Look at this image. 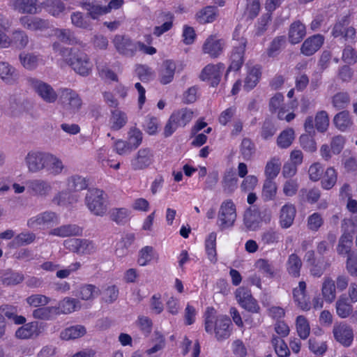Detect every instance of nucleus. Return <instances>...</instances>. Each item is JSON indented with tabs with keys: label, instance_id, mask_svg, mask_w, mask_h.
Instances as JSON below:
<instances>
[{
	"label": "nucleus",
	"instance_id": "nucleus-1",
	"mask_svg": "<svg viewBox=\"0 0 357 357\" xmlns=\"http://www.w3.org/2000/svg\"><path fill=\"white\" fill-rule=\"evenodd\" d=\"M52 47L54 52L58 53L77 74L88 76L91 73L93 65L85 52L61 47L57 43H54Z\"/></svg>",
	"mask_w": 357,
	"mask_h": 357
},
{
	"label": "nucleus",
	"instance_id": "nucleus-2",
	"mask_svg": "<svg viewBox=\"0 0 357 357\" xmlns=\"http://www.w3.org/2000/svg\"><path fill=\"white\" fill-rule=\"evenodd\" d=\"M231 322L229 317L220 315L215 319V310L213 307H207L205 312V331L212 333L214 331L218 341L227 339L231 335L229 326Z\"/></svg>",
	"mask_w": 357,
	"mask_h": 357
},
{
	"label": "nucleus",
	"instance_id": "nucleus-3",
	"mask_svg": "<svg viewBox=\"0 0 357 357\" xmlns=\"http://www.w3.org/2000/svg\"><path fill=\"white\" fill-rule=\"evenodd\" d=\"M85 204L89 210L96 216H103L107 211L106 195L97 188L89 189L85 196Z\"/></svg>",
	"mask_w": 357,
	"mask_h": 357
},
{
	"label": "nucleus",
	"instance_id": "nucleus-4",
	"mask_svg": "<svg viewBox=\"0 0 357 357\" xmlns=\"http://www.w3.org/2000/svg\"><path fill=\"white\" fill-rule=\"evenodd\" d=\"M236 205L231 199H227L220 204L218 213L217 225L220 230L223 231L234 226L236 220Z\"/></svg>",
	"mask_w": 357,
	"mask_h": 357
},
{
	"label": "nucleus",
	"instance_id": "nucleus-5",
	"mask_svg": "<svg viewBox=\"0 0 357 357\" xmlns=\"http://www.w3.org/2000/svg\"><path fill=\"white\" fill-rule=\"evenodd\" d=\"M26 84L45 102L54 103L57 100L58 95L56 92L49 84L32 77L26 78Z\"/></svg>",
	"mask_w": 357,
	"mask_h": 357
},
{
	"label": "nucleus",
	"instance_id": "nucleus-6",
	"mask_svg": "<svg viewBox=\"0 0 357 357\" xmlns=\"http://www.w3.org/2000/svg\"><path fill=\"white\" fill-rule=\"evenodd\" d=\"M48 152L32 150L28 152L24 158L28 172L33 174L41 172L45 169Z\"/></svg>",
	"mask_w": 357,
	"mask_h": 357
},
{
	"label": "nucleus",
	"instance_id": "nucleus-7",
	"mask_svg": "<svg viewBox=\"0 0 357 357\" xmlns=\"http://www.w3.org/2000/svg\"><path fill=\"white\" fill-rule=\"evenodd\" d=\"M333 337L338 343L344 347H349L354 341V330L346 322H337L333 327Z\"/></svg>",
	"mask_w": 357,
	"mask_h": 357
},
{
	"label": "nucleus",
	"instance_id": "nucleus-8",
	"mask_svg": "<svg viewBox=\"0 0 357 357\" xmlns=\"http://www.w3.org/2000/svg\"><path fill=\"white\" fill-rule=\"evenodd\" d=\"M65 248L77 255H91L96 250L93 241L85 238H69L64 241Z\"/></svg>",
	"mask_w": 357,
	"mask_h": 357
},
{
	"label": "nucleus",
	"instance_id": "nucleus-9",
	"mask_svg": "<svg viewBox=\"0 0 357 357\" xmlns=\"http://www.w3.org/2000/svg\"><path fill=\"white\" fill-rule=\"evenodd\" d=\"M154 162V155L149 148L140 149L130 160L131 169L134 171L149 168Z\"/></svg>",
	"mask_w": 357,
	"mask_h": 357
},
{
	"label": "nucleus",
	"instance_id": "nucleus-10",
	"mask_svg": "<svg viewBox=\"0 0 357 357\" xmlns=\"http://www.w3.org/2000/svg\"><path fill=\"white\" fill-rule=\"evenodd\" d=\"M113 44L120 54L132 57L137 52L139 42H135L126 36L116 35L113 39Z\"/></svg>",
	"mask_w": 357,
	"mask_h": 357
},
{
	"label": "nucleus",
	"instance_id": "nucleus-11",
	"mask_svg": "<svg viewBox=\"0 0 357 357\" xmlns=\"http://www.w3.org/2000/svg\"><path fill=\"white\" fill-rule=\"evenodd\" d=\"M19 22L24 29L31 31L43 32L52 28L48 20L40 17L23 15L19 18Z\"/></svg>",
	"mask_w": 357,
	"mask_h": 357
},
{
	"label": "nucleus",
	"instance_id": "nucleus-12",
	"mask_svg": "<svg viewBox=\"0 0 357 357\" xmlns=\"http://www.w3.org/2000/svg\"><path fill=\"white\" fill-rule=\"evenodd\" d=\"M236 298L239 305L252 313H257L260 307L252 297L250 290L245 287H239L236 291Z\"/></svg>",
	"mask_w": 357,
	"mask_h": 357
},
{
	"label": "nucleus",
	"instance_id": "nucleus-13",
	"mask_svg": "<svg viewBox=\"0 0 357 357\" xmlns=\"http://www.w3.org/2000/svg\"><path fill=\"white\" fill-rule=\"evenodd\" d=\"M225 66L222 63L216 65L208 64L202 70L199 78L202 81H210L211 84L214 86L219 84Z\"/></svg>",
	"mask_w": 357,
	"mask_h": 357
},
{
	"label": "nucleus",
	"instance_id": "nucleus-14",
	"mask_svg": "<svg viewBox=\"0 0 357 357\" xmlns=\"http://www.w3.org/2000/svg\"><path fill=\"white\" fill-rule=\"evenodd\" d=\"M306 283L300 281L298 287L292 290L293 299L296 306L303 311H309L311 309V302L306 291Z\"/></svg>",
	"mask_w": 357,
	"mask_h": 357
},
{
	"label": "nucleus",
	"instance_id": "nucleus-15",
	"mask_svg": "<svg viewBox=\"0 0 357 357\" xmlns=\"http://www.w3.org/2000/svg\"><path fill=\"white\" fill-rule=\"evenodd\" d=\"M247 41L245 38H241L237 45L234 46L230 56V65L227 72L234 70L238 71L244 63V54Z\"/></svg>",
	"mask_w": 357,
	"mask_h": 357
},
{
	"label": "nucleus",
	"instance_id": "nucleus-16",
	"mask_svg": "<svg viewBox=\"0 0 357 357\" xmlns=\"http://www.w3.org/2000/svg\"><path fill=\"white\" fill-rule=\"evenodd\" d=\"M225 42L216 36L211 35L206 38L202 46L204 54H208L211 58H218L223 52Z\"/></svg>",
	"mask_w": 357,
	"mask_h": 357
},
{
	"label": "nucleus",
	"instance_id": "nucleus-17",
	"mask_svg": "<svg viewBox=\"0 0 357 357\" xmlns=\"http://www.w3.org/2000/svg\"><path fill=\"white\" fill-rule=\"evenodd\" d=\"M61 99L67 109L77 112L82 105L79 94L71 89L65 88L61 91Z\"/></svg>",
	"mask_w": 357,
	"mask_h": 357
},
{
	"label": "nucleus",
	"instance_id": "nucleus-18",
	"mask_svg": "<svg viewBox=\"0 0 357 357\" xmlns=\"http://www.w3.org/2000/svg\"><path fill=\"white\" fill-rule=\"evenodd\" d=\"M8 6L22 14L35 15L39 13L38 0H8Z\"/></svg>",
	"mask_w": 357,
	"mask_h": 357
},
{
	"label": "nucleus",
	"instance_id": "nucleus-19",
	"mask_svg": "<svg viewBox=\"0 0 357 357\" xmlns=\"http://www.w3.org/2000/svg\"><path fill=\"white\" fill-rule=\"evenodd\" d=\"M332 35L335 38L342 36L345 40L354 39L356 36V29L349 26V18L345 16L335 24Z\"/></svg>",
	"mask_w": 357,
	"mask_h": 357
},
{
	"label": "nucleus",
	"instance_id": "nucleus-20",
	"mask_svg": "<svg viewBox=\"0 0 357 357\" xmlns=\"http://www.w3.org/2000/svg\"><path fill=\"white\" fill-rule=\"evenodd\" d=\"M26 185L31 195L41 197L48 196L52 190L50 183L47 181L40 178L29 180L26 182Z\"/></svg>",
	"mask_w": 357,
	"mask_h": 357
},
{
	"label": "nucleus",
	"instance_id": "nucleus-21",
	"mask_svg": "<svg viewBox=\"0 0 357 357\" xmlns=\"http://www.w3.org/2000/svg\"><path fill=\"white\" fill-rule=\"evenodd\" d=\"M0 78L1 80L10 85L15 84L19 78L17 70L6 61L0 62Z\"/></svg>",
	"mask_w": 357,
	"mask_h": 357
},
{
	"label": "nucleus",
	"instance_id": "nucleus-22",
	"mask_svg": "<svg viewBox=\"0 0 357 357\" xmlns=\"http://www.w3.org/2000/svg\"><path fill=\"white\" fill-rule=\"evenodd\" d=\"M324 40V37L319 34L308 38L301 46V52L306 56L312 55L321 47Z\"/></svg>",
	"mask_w": 357,
	"mask_h": 357
},
{
	"label": "nucleus",
	"instance_id": "nucleus-23",
	"mask_svg": "<svg viewBox=\"0 0 357 357\" xmlns=\"http://www.w3.org/2000/svg\"><path fill=\"white\" fill-rule=\"evenodd\" d=\"M296 213L295 206L291 204H284L280 212V225L283 229L290 227L294 220Z\"/></svg>",
	"mask_w": 357,
	"mask_h": 357
},
{
	"label": "nucleus",
	"instance_id": "nucleus-24",
	"mask_svg": "<svg viewBox=\"0 0 357 357\" xmlns=\"http://www.w3.org/2000/svg\"><path fill=\"white\" fill-rule=\"evenodd\" d=\"M45 170L51 175L58 176L66 170V167L59 158L48 152Z\"/></svg>",
	"mask_w": 357,
	"mask_h": 357
},
{
	"label": "nucleus",
	"instance_id": "nucleus-25",
	"mask_svg": "<svg viewBox=\"0 0 357 357\" xmlns=\"http://www.w3.org/2000/svg\"><path fill=\"white\" fill-rule=\"evenodd\" d=\"M335 312L341 319H346L353 313V305L345 294L340 295L335 302Z\"/></svg>",
	"mask_w": 357,
	"mask_h": 357
},
{
	"label": "nucleus",
	"instance_id": "nucleus-26",
	"mask_svg": "<svg viewBox=\"0 0 357 357\" xmlns=\"http://www.w3.org/2000/svg\"><path fill=\"white\" fill-rule=\"evenodd\" d=\"M354 230H351V232H343L338 241L337 246V252L339 255L344 256L349 255L351 253L355 252L351 251V247L353 245V236Z\"/></svg>",
	"mask_w": 357,
	"mask_h": 357
},
{
	"label": "nucleus",
	"instance_id": "nucleus-27",
	"mask_svg": "<svg viewBox=\"0 0 357 357\" xmlns=\"http://www.w3.org/2000/svg\"><path fill=\"white\" fill-rule=\"evenodd\" d=\"M82 234V229L77 225H63L52 229L50 234L61 238L71 236H80Z\"/></svg>",
	"mask_w": 357,
	"mask_h": 357
},
{
	"label": "nucleus",
	"instance_id": "nucleus-28",
	"mask_svg": "<svg viewBox=\"0 0 357 357\" xmlns=\"http://www.w3.org/2000/svg\"><path fill=\"white\" fill-rule=\"evenodd\" d=\"M80 6L87 12V17L93 20H96L100 15L107 14L105 6H101L95 1L84 0L80 2Z\"/></svg>",
	"mask_w": 357,
	"mask_h": 357
},
{
	"label": "nucleus",
	"instance_id": "nucleus-29",
	"mask_svg": "<svg viewBox=\"0 0 357 357\" xmlns=\"http://www.w3.org/2000/svg\"><path fill=\"white\" fill-rule=\"evenodd\" d=\"M321 295L328 303H332L336 298V287L335 281L331 277H324L321 284Z\"/></svg>",
	"mask_w": 357,
	"mask_h": 357
},
{
	"label": "nucleus",
	"instance_id": "nucleus-30",
	"mask_svg": "<svg viewBox=\"0 0 357 357\" xmlns=\"http://www.w3.org/2000/svg\"><path fill=\"white\" fill-rule=\"evenodd\" d=\"M29 43V37L27 33L21 29H14L11 33L10 46L13 45L18 50L26 48Z\"/></svg>",
	"mask_w": 357,
	"mask_h": 357
},
{
	"label": "nucleus",
	"instance_id": "nucleus-31",
	"mask_svg": "<svg viewBox=\"0 0 357 357\" xmlns=\"http://www.w3.org/2000/svg\"><path fill=\"white\" fill-rule=\"evenodd\" d=\"M218 15V8L208 6L199 10L195 15V18L199 24H206L215 21Z\"/></svg>",
	"mask_w": 357,
	"mask_h": 357
},
{
	"label": "nucleus",
	"instance_id": "nucleus-32",
	"mask_svg": "<svg viewBox=\"0 0 357 357\" xmlns=\"http://www.w3.org/2000/svg\"><path fill=\"white\" fill-rule=\"evenodd\" d=\"M306 34L305 25L300 21H296L290 26L289 31V40L292 44L300 43Z\"/></svg>",
	"mask_w": 357,
	"mask_h": 357
},
{
	"label": "nucleus",
	"instance_id": "nucleus-33",
	"mask_svg": "<svg viewBox=\"0 0 357 357\" xmlns=\"http://www.w3.org/2000/svg\"><path fill=\"white\" fill-rule=\"evenodd\" d=\"M261 75V72L259 66H255L250 68L244 80V90L249 91L254 89L259 82Z\"/></svg>",
	"mask_w": 357,
	"mask_h": 357
},
{
	"label": "nucleus",
	"instance_id": "nucleus-34",
	"mask_svg": "<svg viewBox=\"0 0 357 357\" xmlns=\"http://www.w3.org/2000/svg\"><path fill=\"white\" fill-rule=\"evenodd\" d=\"M335 126L340 131H346L350 129L353 125V121L350 113L347 110L340 112L333 118Z\"/></svg>",
	"mask_w": 357,
	"mask_h": 357
},
{
	"label": "nucleus",
	"instance_id": "nucleus-35",
	"mask_svg": "<svg viewBox=\"0 0 357 357\" xmlns=\"http://www.w3.org/2000/svg\"><path fill=\"white\" fill-rule=\"evenodd\" d=\"M99 294V289L93 284L81 285L74 294L75 296L84 301L93 300Z\"/></svg>",
	"mask_w": 357,
	"mask_h": 357
},
{
	"label": "nucleus",
	"instance_id": "nucleus-36",
	"mask_svg": "<svg viewBox=\"0 0 357 357\" xmlns=\"http://www.w3.org/2000/svg\"><path fill=\"white\" fill-rule=\"evenodd\" d=\"M19 60L21 65L29 70H35L42 61L39 55L26 52H21L19 55Z\"/></svg>",
	"mask_w": 357,
	"mask_h": 357
},
{
	"label": "nucleus",
	"instance_id": "nucleus-37",
	"mask_svg": "<svg viewBox=\"0 0 357 357\" xmlns=\"http://www.w3.org/2000/svg\"><path fill=\"white\" fill-rule=\"evenodd\" d=\"M128 122L126 114L118 109L111 111V117L109 123L111 129L113 130H119L121 129Z\"/></svg>",
	"mask_w": 357,
	"mask_h": 357
},
{
	"label": "nucleus",
	"instance_id": "nucleus-38",
	"mask_svg": "<svg viewBox=\"0 0 357 357\" xmlns=\"http://www.w3.org/2000/svg\"><path fill=\"white\" fill-rule=\"evenodd\" d=\"M81 303L77 298L66 297L59 303L57 310H59L63 314H70L80 310Z\"/></svg>",
	"mask_w": 357,
	"mask_h": 357
},
{
	"label": "nucleus",
	"instance_id": "nucleus-39",
	"mask_svg": "<svg viewBox=\"0 0 357 357\" xmlns=\"http://www.w3.org/2000/svg\"><path fill=\"white\" fill-rule=\"evenodd\" d=\"M42 6L46 11L54 17H59L66 10V6L61 0H45Z\"/></svg>",
	"mask_w": 357,
	"mask_h": 357
},
{
	"label": "nucleus",
	"instance_id": "nucleus-40",
	"mask_svg": "<svg viewBox=\"0 0 357 357\" xmlns=\"http://www.w3.org/2000/svg\"><path fill=\"white\" fill-rule=\"evenodd\" d=\"M86 330L84 326L75 325L67 328L60 333V337L64 340H75L84 336Z\"/></svg>",
	"mask_w": 357,
	"mask_h": 357
},
{
	"label": "nucleus",
	"instance_id": "nucleus-41",
	"mask_svg": "<svg viewBox=\"0 0 357 357\" xmlns=\"http://www.w3.org/2000/svg\"><path fill=\"white\" fill-rule=\"evenodd\" d=\"M302 265L301 258L295 253L291 254L287 261V271L291 276L298 278L301 275Z\"/></svg>",
	"mask_w": 357,
	"mask_h": 357
},
{
	"label": "nucleus",
	"instance_id": "nucleus-42",
	"mask_svg": "<svg viewBox=\"0 0 357 357\" xmlns=\"http://www.w3.org/2000/svg\"><path fill=\"white\" fill-rule=\"evenodd\" d=\"M71 23L77 28L91 30L92 22L89 17L79 11L73 12L70 15Z\"/></svg>",
	"mask_w": 357,
	"mask_h": 357
},
{
	"label": "nucleus",
	"instance_id": "nucleus-43",
	"mask_svg": "<svg viewBox=\"0 0 357 357\" xmlns=\"http://www.w3.org/2000/svg\"><path fill=\"white\" fill-rule=\"evenodd\" d=\"M176 64L172 60H166L163 63V68L160 73V81L162 84L170 83L174 78Z\"/></svg>",
	"mask_w": 357,
	"mask_h": 357
},
{
	"label": "nucleus",
	"instance_id": "nucleus-44",
	"mask_svg": "<svg viewBox=\"0 0 357 357\" xmlns=\"http://www.w3.org/2000/svg\"><path fill=\"white\" fill-rule=\"evenodd\" d=\"M172 121H175L179 127H183L188 123L193 117V112L187 108L174 112L172 114Z\"/></svg>",
	"mask_w": 357,
	"mask_h": 357
},
{
	"label": "nucleus",
	"instance_id": "nucleus-45",
	"mask_svg": "<svg viewBox=\"0 0 357 357\" xmlns=\"http://www.w3.org/2000/svg\"><path fill=\"white\" fill-rule=\"evenodd\" d=\"M261 238L264 244L273 245L282 241L283 236L279 231L269 228L261 234Z\"/></svg>",
	"mask_w": 357,
	"mask_h": 357
},
{
	"label": "nucleus",
	"instance_id": "nucleus-46",
	"mask_svg": "<svg viewBox=\"0 0 357 357\" xmlns=\"http://www.w3.org/2000/svg\"><path fill=\"white\" fill-rule=\"evenodd\" d=\"M256 147L252 141L248 137L243 139L240 145V154L245 160H250L255 153Z\"/></svg>",
	"mask_w": 357,
	"mask_h": 357
},
{
	"label": "nucleus",
	"instance_id": "nucleus-47",
	"mask_svg": "<svg viewBox=\"0 0 357 357\" xmlns=\"http://www.w3.org/2000/svg\"><path fill=\"white\" fill-rule=\"evenodd\" d=\"M216 236V233L211 232L209 234L205 242V248L208 257L213 264L217 261Z\"/></svg>",
	"mask_w": 357,
	"mask_h": 357
},
{
	"label": "nucleus",
	"instance_id": "nucleus-48",
	"mask_svg": "<svg viewBox=\"0 0 357 357\" xmlns=\"http://www.w3.org/2000/svg\"><path fill=\"white\" fill-rule=\"evenodd\" d=\"M54 34L62 43L68 45H75L78 43V40L75 36L74 33L69 29H56Z\"/></svg>",
	"mask_w": 357,
	"mask_h": 357
},
{
	"label": "nucleus",
	"instance_id": "nucleus-49",
	"mask_svg": "<svg viewBox=\"0 0 357 357\" xmlns=\"http://www.w3.org/2000/svg\"><path fill=\"white\" fill-rule=\"evenodd\" d=\"M298 196L302 202L314 204L319 199L321 192L318 188H312L310 190L302 188L299 191Z\"/></svg>",
	"mask_w": 357,
	"mask_h": 357
},
{
	"label": "nucleus",
	"instance_id": "nucleus-50",
	"mask_svg": "<svg viewBox=\"0 0 357 357\" xmlns=\"http://www.w3.org/2000/svg\"><path fill=\"white\" fill-rule=\"evenodd\" d=\"M143 133L136 127H132L128 132L127 142L133 150L137 149L142 142Z\"/></svg>",
	"mask_w": 357,
	"mask_h": 357
},
{
	"label": "nucleus",
	"instance_id": "nucleus-51",
	"mask_svg": "<svg viewBox=\"0 0 357 357\" xmlns=\"http://www.w3.org/2000/svg\"><path fill=\"white\" fill-rule=\"evenodd\" d=\"M238 178L234 172L227 171L222 180V187L225 192H232L237 188Z\"/></svg>",
	"mask_w": 357,
	"mask_h": 357
},
{
	"label": "nucleus",
	"instance_id": "nucleus-52",
	"mask_svg": "<svg viewBox=\"0 0 357 357\" xmlns=\"http://www.w3.org/2000/svg\"><path fill=\"white\" fill-rule=\"evenodd\" d=\"M295 138L294 130L287 128L283 130L277 139V144L281 149H287L291 146Z\"/></svg>",
	"mask_w": 357,
	"mask_h": 357
},
{
	"label": "nucleus",
	"instance_id": "nucleus-53",
	"mask_svg": "<svg viewBox=\"0 0 357 357\" xmlns=\"http://www.w3.org/2000/svg\"><path fill=\"white\" fill-rule=\"evenodd\" d=\"M337 174L333 167H328L321 180V186L325 190L331 189L336 183Z\"/></svg>",
	"mask_w": 357,
	"mask_h": 357
},
{
	"label": "nucleus",
	"instance_id": "nucleus-54",
	"mask_svg": "<svg viewBox=\"0 0 357 357\" xmlns=\"http://www.w3.org/2000/svg\"><path fill=\"white\" fill-rule=\"evenodd\" d=\"M37 324L36 322L25 324L16 331L15 336L19 339H29L35 334Z\"/></svg>",
	"mask_w": 357,
	"mask_h": 357
},
{
	"label": "nucleus",
	"instance_id": "nucleus-55",
	"mask_svg": "<svg viewBox=\"0 0 357 357\" xmlns=\"http://www.w3.org/2000/svg\"><path fill=\"white\" fill-rule=\"evenodd\" d=\"M296 326L299 337L303 340L307 339L310 333V327L307 319L303 315L298 316L296 321Z\"/></svg>",
	"mask_w": 357,
	"mask_h": 357
},
{
	"label": "nucleus",
	"instance_id": "nucleus-56",
	"mask_svg": "<svg viewBox=\"0 0 357 357\" xmlns=\"http://www.w3.org/2000/svg\"><path fill=\"white\" fill-rule=\"evenodd\" d=\"M281 162L279 158H273L269 160L265 167L266 178L273 180L280 171Z\"/></svg>",
	"mask_w": 357,
	"mask_h": 357
},
{
	"label": "nucleus",
	"instance_id": "nucleus-57",
	"mask_svg": "<svg viewBox=\"0 0 357 357\" xmlns=\"http://www.w3.org/2000/svg\"><path fill=\"white\" fill-rule=\"evenodd\" d=\"M243 223L245 227L250 231H255L259 227V221L257 215L250 209L245 212Z\"/></svg>",
	"mask_w": 357,
	"mask_h": 357
},
{
	"label": "nucleus",
	"instance_id": "nucleus-58",
	"mask_svg": "<svg viewBox=\"0 0 357 357\" xmlns=\"http://www.w3.org/2000/svg\"><path fill=\"white\" fill-rule=\"evenodd\" d=\"M310 266V273L311 275L315 278H320L331 266V263L328 260H319L313 262Z\"/></svg>",
	"mask_w": 357,
	"mask_h": 357
},
{
	"label": "nucleus",
	"instance_id": "nucleus-59",
	"mask_svg": "<svg viewBox=\"0 0 357 357\" xmlns=\"http://www.w3.org/2000/svg\"><path fill=\"white\" fill-rule=\"evenodd\" d=\"M271 342L278 357H289L290 350L282 339L278 337H273Z\"/></svg>",
	"mask_w": 357,
	"mask_h": 357
},
{
	"label": "nucleus",
	"instance_id": "nucleus-60",
	"mask_svg": "<svg viewBox=\"0 0 357 357\" xmlns=\"http://www.w3.org/2000/svg\"><path fill=\"white\" fill-rule=\"evenodd\" d=\"M256 268L264 275L268 278H273L275 275L274 266L272 263L266 259H259L255 263Z\"/></svg>",
	"mask_w": 357,
	"mask_h": 357
},
{
	"label": "nucleus",
	"instance_id": "nucleus-61",
	"mask_svg": "<svg viewBox=\"0 0 357 357\" xmlns=\"http://www.w3.org/2000/svg\"><path fill=\"white\" fill-rule=\"evenodd\" d=\"M23 280L24 275L22 273L11 270H7L1 275V280L6 285H15L22 282Z\"/></svg>",
	"mask_w": 357,
	"mask_h": 357
},
{
	"label": "nucleus",
	"instance_id": "nucleus-62",
	"mask_svg": "<svg viewBox=\"0 0 357 357\" xmlns=\"http://www.w3.org/2000/svg\"><path fill=\"white\" fill-rule=\"evenodd\" d=\"M350 102V96L347 92H338L332 98V104L337 109L346 108Z\"/></svg>",
	"mask_w": 357,
	"mask_h": 357
},
{
	"label": "nucleus",
	"instance_id": "nucleus-63",
	"mask_svg": "<svg viewBox=\"0 0 357 357\" xmlns=\"http://www.w3.org/2000/svg\"><path fill=\"white\" fill-rule=\"evenodd\" d=\"M276 183L270 178H266L264 183L262 190V197L265 201L272 200L276 195Z\"/></svg>",
	"mask_w": 357,
	"mask_h": 357
},
{
	"label": "nucleus",
	"instance_id": "nucleus-64",
	"mask_svg": "<svg viewBox=\"0 0 357 357\" xmlns=\"http://www.w3.org/2000/svg\"><path fill=\"white\" fill-rule=\"evenodd\" d=\"M87 187L86 181L84 178L74 175L68 178V188L70 190L80 191Z\"/></svg>",
	"mask_w": 357,
	"mask_h": 357
}]
</instances>
